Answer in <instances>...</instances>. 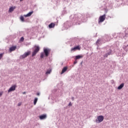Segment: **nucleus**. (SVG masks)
<instances>
[{
    "label": "nucleus",
    "mask_w": 128,
    "mask_h": 128,
    "mask_svg": "<svg viewBox=\"0 0 128 128\" xmlns=\"http://www.w3.org/2000/svg\"><path fill=\"white\" fill-rule=\"evenodd\" d=\"M34 48H35V50L32 53V56H36V54L38 53V52H40V46H34Z\"/></svg>",
    "instance_id": "nucleus-1"
},
{
    "label": "nucleus",
    "mask_w": 128,
    "mask_h": 128,
    "mask_svg": "<svg viewBox=\"0 0 128 128\" xmlns=\"http://www.w3.org/2000/svg\"><path fill=\"white\" fill-rule=\"evenodd\" d=\"M104 116H98L97 119L96 120V122L97 124H100V122H102L104 120Z\"/></svg>",
    "instance_id": "nucleus-2"
},
{
    "label": "nucleus",
    "mask_w": 128,
    "mask_h": 128,
    "mask_svg": "<svg viewBox=\"0 0 128 128\" xmlns=\"http://www.w3.org/2000/svg\"><path fill=\"white\" fill-rule=\"evenodd\" d=\"M105 20H106V14H104L103 16H100L98 23L100 24V22H104Z\"/></svg>",
    "instance_id": "nucleus-3"
},
{
    "label": "nucleus",
    "mask_w": 128,
    "mask_h": 128,
    "mask_svg": "<svg viewBox=\"0 0 128 128\" xmlns=\"http://www.w3.org/2000/svg\"><path fill=\"white\" fill-rule=\"evenodd\" d=\"M44 54H45V56H48V54H50V50L48 48H44Z\"/></svg>",
    "instance_id": "nucleus-4"
},
{
    "label": "nucleus",
    "mask_w": 128,
    "mask_h": 128,
    "mask_svg": "<svg viewBox=\"0 0 128 128\" xmlns=\"http://www.w3.org/2000/svg\"><path fill=\"white\" fill-rule=\"evenodd\" d=\"M80 50V46H78L76 47L71 48V52H76V50Z\"/></svg>",
    "instance_id": "nucleus-5"
},
{
    "label": "nucleus",
    "mask_w": 128,
    "mask_h": 128,
    "mask_svg": "<svg viewBox=\"0 0 128 128\" xmlns=\"http://www.w3.org/2000/svg\"><path fill=\"white\" fill-rule=\"evenodd\" d=\"M16 86L14 85L12 86L11 88L8 90V92H14V90H16Z\"/></svg>",
    "instance_id": "nucleus-6"
},
{
    "label": "nucleus",
    "mask_w": 128,
    "mask_h": 128,
    "mask_svg": "<svg viewBox=\"0 0 128 128\" xmlns=\"http://www.w3.org/2000/svg\"><path fill=\"white\" fill-rule=\"evenodd\" d=\"M32 14H34V11L29 12L27 14H24V18H28V16H32Z\"/></svg>",
    "instance_id": "nucleus-7"
},
{
    "label": "nucleus",
    "mask_w": 128,
    "mask_h": 128,
    "mask_svg": "<svg viewBox=\"0 0 128 128\" xmlns=\"http://www.w3.org/2000/svg\"><path fill=\"white\" fill-rule=\"evenodd\" d=\"M54 26H56V24H54V22H52L50 24L48 25V28H54Z\"/></svg>",
    "instance_id": "nucleus-8"
},
{
    "label": "nucleus",
    "mask_w": 128,
    "mask_h": 128,
    "mask_svg": "<svg viewBox=\"0 0 128 128\" xmlns=\"http://www.w3.org/2000/svg\"><path fill=\"white\" fill-rule=\"evenodd\" d=\"M16 50V46H12L10 48V52H14V50Z\"/></svg>",
    "instance_id": "nucleus-9"
},
{
    "label": "nucleus",
    "mask_w": 128,
    "mask_h": 128,
    "mask_svg": "<svg viewBox=\"0 0 128 128\" xmlns=\"http://www.w3.org/2000/svg\"><path fill=\"white\" fill-rule=\"evenodd\" d=\"M40 120H46V114H42L40 116Z\"/></svg>",
    "instance_id": "nucleus-10"
},
{
    "label": "nucleus",
    "mask_w": 128,
    "mask_h": 128,
    "mask_svg": "<svg viewBox=\"0 0 128 128\" xmlns=\"http://www.w3.org/2000/svg\"><path fill=\"white\" fill-rule=\"evenodd\" d=\"M68 70V67H64L62 70V72L60 73V74H64Z\"/></svg>",
    "instance_id": "nucleus-11"
},
{
    "label": "nucleus",
    "mask_w": 128,
    "mask_h": 128,
    "mask_svg": "<svg viewBox=\"0 0 128 128\" xmlns=\"http://www.w3.org/2000/svg\"><path fill=\"white\" fill-rule=\"evenodd\" d=\"M16 9V6L14 7H11L9 9V12H14V10Z\"/></svg>",
    "instance_id": "nucleus-12"
},
{
    "label": "nucleus",
    "mask_w": 128,
    "mask_h": 128,
    "mask_svg": "<svg viewBox=\"0 0 128 128\" xmlns=\"http://www.w3.org/2000/svg\"><path fill=\"white\" fill-rule=\"evenodd\" d=\"M110 54H112V50H110V52H108V54H106L104 56V58H108V56H110Z\"/></svg>",
    "instance_id": "nucleus-13"
},
{
    "label": "nucleus",
    "mask_w": 128,
    "mask_h": 128,
    "mask_svg": "<svg viewBox=\"0 0 128 128\" xmlns=\"http://www.w3.org/2000/svg\"><path fill=\"white\" fill-rule=\"evenodd\" d=\"M84 58L82 55H78L76 56V60H80V58Z\"/></svg>",
    "instance_id": "nucleus-14"
},
{
    "label": "nucleus",
    "mask_w": 128,
    "mask_h": 128,
    "mask_svg": "<svg viewBox=\"0 0 128 128\" xmlns=\"http://www.w3.org/2000/svg\"><path fill=\"white\" fill-rule=\"evenodd\" d=\"M124 83L120 84V85L118 87V89L122 90V88H124Z\"/></svg>",
    "instance_id": "nucleus-15"
},
{
    "label": "nucleus",
    "mask_w": 128,
    "mask_h": 128,
    "mask_svg": "<svg viewBox=\"0 0 128 128\" xmlns=\"http://www.w3.org/2000/svg\"><path fill=\"white\" fill-rule=\"evenodd\" d=\"M20 20L21 22H24V16H20Z\"/></svg>",
    "instance_id": "nucleus-16"
},
{
    "label": "nucleus",
    "mask_w": 128,
    "mask_h": 128,
    "mask_svg": "<svg viewBox=\"0 0 128 128\" xmlns=\"http://www.w3.org/2000/svg\"><path fill=\"white\" fill-rule=\"evenodd\" d=\"M36 102H38V98H36L34 100V105L36 106Z\"/></svg>",
    "instance_id": "nucleus-17"
},
{
    "label": "nucleus",
    "mask_w": 128,
    "mask_h": 128,
    "mask_svg": "<svg viewBox=\"0 0 128 128\" xmlns=\"http://www.w3.org/2000/svg\"><path fill=\"white\" fill-rule=\"evenodd\" d=\"M24 54H25L26 56H30V52L28 51V52H25Z\"/></svg>",
    "instance_id": "nucleus-18"
},
{
    "label": "nucleus",
    "mask_w": 128,
    "mask_h": 128,
    "mask_svg": "<svg viewBox=\"0 0 128 128\" xmlns=\"http://www.w3.org/2000/svg\"><path fill=\"white\" fill-rule=\"evenodd\" d=\"M20 58H26V55L24 54L23 55L20 56Z\"/></svg>",
    "instance_id": "nucleus-19"
},
{
    "label": "nucleus",
    "mask_w": 128,
    "mask_h": 128,
    "mask_svg": "<svg viewBox=\"0 0 128 128\" xmlns=\"http://www.w3.org/2000/svg\"><path fill=\"white\" fill-rule=\"evenodd\" d=\"M44 53L42 52L40 55V58H44Z\"/></svg>",
    "instance_id": "nucleus-20"
},
{
    "label": "nucleus",
    "mask_w": 128,
    "mask_h": 128,
    "mask_svg": "<svg viewBox=\"0 0 128 128\" xmlns=\"http://www.w3.org/2000/svg\"><path fill=\"white\" fill-rule=\"evenodd\" d=\"M52 72V70H48L46 72V74H50Z\"/></svg>",
    "instance_id": "nucleus-21"
},
{
    "label": "nucleus",
    "mask_w": 128,
    "mask_h": 128,
    "mask_svg": "<svg viewBox=\"0 0 128 128\" xmlns=\"http://www.w3.org/2000/svg\"><path fill=\"white\" fill-rule=\"evenodd\" d=\"M24 37H22L20 40V42H24Z\"/></svg>",
    "instance_id": "nucleus-22"
},
{
    "label": "nucleus",
    "mask_w": 128,
    "mask_h": 128,
    "mask_svg": "<svg viewBox=\"0 0 128 128\" xmlns=\"http://www.w3.org/2000/svg\"><path fill=\"white\" fill-rule=\"evenodd\" d=\"M4 56V53H2L0 54V60H2V58Z\"/></svg>",
    "instance_id": "nucleus-23"
},
{
    "label": "nucleus",
    "mask_w": 128,
    "mask_h": 128,
    "mask_svg": "<svg viewBox=\"0 0 128 128\" xmlns=\"http://www.w3.org/2000/svg\"><path fill=\"white\" fill-rule=\"evenodd\" d=\"M22 106V103L21 102H19L18 104V106Z\"/></svg>",
    "instance_id": "nucleus-24"
},
{
    "label": "nucleus",
    "mask_w": 128,
    "mask_h": 128,
    "mask_svg": "<svg viewBox=\"0 0 128 128\" xmlns=\"http://www.w3.org/2000/svg\"><path fill=\"white\" fill-rule=\"evenodd\" d=\"M77 63H78V61H76V60H75V61L74 62V64H77Z\"/></svg>",
    "instance_id": "nucleus-25"
},
{
    "label": "nucleus",
    "mask_w": 128,
    "mask_h": 128,
    "mask_svg": "<svg viewBox=\"0 0 128 128\" xmlns=\"http://www.w3.org/2000/svg\"><path fill=\"white\" fill-rule=\"evenodd\" d=\"M2 94H4L3 92H0V96H2Z\"/></svg>",
    "instance_id": "nucleus-26"
},
{
    "label": "nucleus",
    "mask_w": 128,
    "mask_h": 128,
    "mask_svg": "<svg viewBox=\"0 0 128 128\" xmlns=\"http://www.w3.org/2000/svg\"><path fill=\"white\" fill-rule=\"evenodd\" d=\"M68 106H72V102H70V103H69Z\"/></svg>",
    "instance_id": "nucleus-27"
},
{
    "label": "nucleus",
    "mask_w": 128,
    "mask_h": 128,
    "mask_svg": "<svg viewBox=\"0 0 128 128\" xmlns=\"http://www.w3.org/2000/svg\"><path fill=\"white\" fill-rule=\"evenodd\" d=\"M23 94H26V92H23Z\"/></svg>",
    "instance_id": "nucleus-28"
},
{
    "label": "nucleus",
    "mask_w": 128,
    "mask_h": 128,
    "mask_svg": "<svg viewBox=\"0 0 128 128\" xmlns=\"http://www.w3.org/2000/svg\"><path fill=\"white\" fill-rule=\"evenodd\" d=\"M72 100H74V97H72Z\"/></svg>",
    "instance_id": "nucleus-29"
},
{
    "label": "nucleus",
    "mask_w": 128,
    "mask_h": 128,
    "mask_svg": "<svg viewBox=\"0 0 128 128\" xmlns=\"http://www.w3.org/2000/svg\"><path fill=\"white\" fill-rule=\"evenodd\" d=\"M37 96H40V93L39 92H38V93H37Z\"/></svg>",
    "instance_id": "nucleus-30"
},
{
    "label": "nucleus",
    "mask_w": 128,
    "mask_h": 128,
    "mask_svg": "<svg viewBox=\"0 0 128 128\" xmlns=\"http://www.w3.org/2000/svg\"><path fill=\"white\" fill-rule=\"evenodd\" d=\"M100 42V40H98L97 42Z\"/></svg>",
    "instance_id": "nucleus-31"
},
{
    "label": "nucleus",
    "mask_w": 128,
    "mask_h": 128,
    "mask_svg": "<svg viewBox=\"0 0 128 128\" xmlns=\"http://www.w3.org/2000/svg\"><path fill=\"white\" fill-rule=\"evenodd\" d=\"M22 0H20V2H22Z\"/></svg>",
    "instance_id": "nucleus-32"
}]
</instances>
